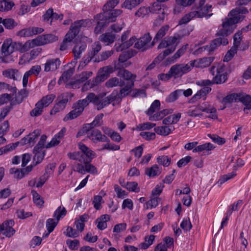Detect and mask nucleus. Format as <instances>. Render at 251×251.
I'll return each mask as SVG.
<instances>
[{
    "instance_id": "774afa93",
    "label": "nucleus",
    "mask_w": 251,
    "mask_h": 251,
    "mask_svg": "<svg viewBox=\"0 0 251 251\" xmlns=\"http://www.w3.org/2000/svg\"><path fill=\"white\" fill-rule=\"evenodd\" d=\"M160 12V14L158 15V17L153 23V25L155 26L160 25L163 23L166 17L167 14L164 9H162Z\"/></svg>"
},
{
    "instance_id": "69168bd1",
    "label": "nucleus",
    "mask_w": 251,
    "mask_h": 251,
    "mask_svg": "<svg viewBox=\"0 0 251 251\" xmlns=\"http://www.w3.org/2000/svg\"><path fill=\"white\" fill-rule=\"evenodd\" d=\"M238 93H232L230 95H228L225 97L223 101L224 103H231L234 102L238 101Z\"/></svg>"
},
{
    "instance_id": "a18cd8bd",
    "label": "nucleus",
    "mask_w": 251,
    "mask_h": 251,
    "mask_svg": "<svg viewBox=\"0 0 251 251\" xmlns=\"http://www.w3.org/2000/svg\"><path fill=\"white\" fill-rule=\"evenodd\" d=\"M72 96L73 95H72L71 94L68 93L62 94L58 97L57 102L65 107L69 99H70Z\"/></svg>"
},
{
    "instance_id": "c85d7f7f",
    "label": "nucleus",
    "mask_w": 251,
    "mask_h": 251,
    "mask_svg": "<svg viewBox=\"0 0 251 251\" xmlns=\"http://www.w3.org/2000/svg\"><path fill=\"white\" fill-rule=\"evenodd\" d=\"M39 43L37 38L32 40H29L26 41L23 45L21 44V47L19 50H21V52H25L35 46H40Z\"/></svg>"
},
{
    "instance_id": "7c9ffc66",
    "label": "nucleus",
    "mask_w": 251,
    "mask_h": 251,
    "mask_svg": "<svg viewBox=\"0 0 251 251\" xmlns=\"http://www.w3.org/2000/svg\"><path fill=\"white\" fill-rule=\"evenodd\" d=\"M180 117L181 113H180L173 114L164 119L162 123L165 125L176 124L179 120Z\"/></svg>"
},
{
    "instance_id": "bf43d9fd",
    "label": "nucleus",
    "mask_w": 251,
    "mask_h": 251,
    "mask_svg": "<svg viewBox=\"0 0 251 251\" xmlns=\"http://www.w3.org/2000/svg\"><path fill=\"white\" fill-rule=\"evenodd\" d=\"M182 92V90H176L172 92L166 98V101L167 102H172L177 99L179 95Z\"/></svg>"
},
{
    "instance_id": "f704fd0d",
    "label": "nucleus",
    "mask_w": 251,
    "mask_h": 251,
    "mask_svg": "<svg viewBox=\"0 0 251 251\" xmlns=\"http://www.w3.org/2000/svg\"><path fill=\"white\" fill-rule=\"evenodd\" d=\"M74 72L75 68L74 67H70L69 69L65 71L59 79L58 81V84L60 85L62 81L64 82H67L72 76Z\"/></svg>"
},
{
    "instance_id": "13d9d810",
    "label": "nucleus",
    "mask_w": 251,
    "mask_h": 251,
    "mask_svg": "<svg viewBox=\"0 0 251 251\" xmlns=\"http://www.w3.org/2000/svg\"><path fill=\"white\" fill-rule=\"evenodd\" d=\"M113 52L114 51L112 50L103 51L100 53V56L98 58H96L94 61L99 62L106 60L113 54Z\"/></svg>"
},
{
    "instance_id": "4be33fe9",
    "label": "nucleus",
    "mask_w": 251,
    "mask_h": 251,
    "mask_svg": "<svg viewBox=\"0 0 251 251\" xmlns=\"http://www.w3.org/2000/svg\"><path fill=\"white\" fill-rule=\"evenodd\" d=\"M117 76L123 78L126 80H129V82L133 81V84L136 78V75L132 74L130 72L127 70L119 69L117 72Z\"/></svg>"
},
{
    "instance_id": "aec40b11",
    "label": "nucleus",
    "mask_w": 251,
    "mask_h": 251,
    "mask_svg": "<svg viewBox=\"0 0 251 251\" xmlns=\"http://www.w3.org/2000/svg\"><path fill=\"white\" fill-rule=\"evenodd\" d=\"M238 101L242 102L246 106L244 108V111L247 113L246 110L251 109V96L245 93H238Z\"/></svg>"
},
{
    "instance_id": "8fccbe9b",
    "label": "nucleus",
    "mask_w": 251,
    "mask_h": 251,
    "mask_svg": "<svg viewBox=\"0 0 251 251\" xmlns=\"http://www.w3.org/2000/svg\"><path fill=\"white\" fill-rule=\"evenodd\" d=\"M96 18L98 21L97 22V25L95 28L94 31L96 34L100 33L101 29L106 26L108 24L104 19H100L99 18V14L97 15Z\"/></svg>"
},
{
    "instance_id": "58836bf2",
    "label": "nucleus",
    "mask_w": 251,
    "mask_h": 251,
    "mask_svg": "<svg viewBox=\"0 0 251 251\" xmlns=\"http://www.w3.org/2000/svg\"><path fill=\"white\" fill-rule=\"evenodd\" d=\"M160 102L159 100H156L151 104L150 107L145 111L146 114L149 116L154 113L157 110H159L160 107Z\"/></svg>"
},
{
    "instance_id": "72a5a7b5",
    "label": "nucleus",
    "mask_w": 251,
    "mask_h": 251,
    "mask_svg": "<svg viewBox=\"0 0 251 251\" xmlns=\"http://www.w3.org/2000/svg\"><path fill=\"white\" fill-rule=\"evenodd\" d=\"M188 47V44H186L183 46L181 48L177 50V51L174 54V55L169 58V61L171 63H174L179 59L182 55L184 54Z\"/></svg>"
},
{
    "instance_id": "de8ad7c7",
    "label": "nucleus",
    "mask_w": 251,
    "mask_h": 251,
    "mask_svg": "<svg viewBox=\"0 0 251 251\" xmlns=\"http://www.w3.org/2000/svg\"><path fill=\"white\" fill-rule=\"evenodd\" d=\"M242 32L239 31L236 32L233 36L234 43L233 46L232 47H235V49L236 50L239 49L240 50H244V49H241V48L240 47L241 42L242 41Z\"/></svg>"
},
{
    "instance_id": "a19ab883",
    "label": "nucleus",
    "mask_w": 251,
    "mask_h": 251,
    "mask_svg": "<svg viewBox=\"0 0 251 251\" xmlns=\"http://www.w3.org/2000/svg\"><path fill=\"white\" fill-rule=\"evenodd\" d=\"M135 39L133 38H131L129 40L126 41L124 44H121V45H118L116 44L115 45V49L117 51H122L125 49L129 48L133 45Z\"/></svg>"
},
{
    "instance_id": "9b49d317",
    "label": "nucleus",
    "mask_w": 251,
    "mask_h": 251,
    "mask_svg": "<svg viewBox=\"0 0 251 251\" xmlns=\"http://www.w3.org/2000/svg\"><path fill=\"white\" fill-rule=\"evenodd\" d=\"M70 159L78 161L81 163L85 164L87 163H90L95 157L81 153L79 151L69 152L67 154Z\"/></svg>"
},
{
    "instance_id": "4468645a",
    "label": "nucleus",
    "mask_w": 251,
    "mask_h": 251,
    "mask_svg": "<svg viewBox=\"0 0 251 251\" xmlns=\"http://www.w3.org/2000/svg\"><path fill=\"white\" fill-rule=\"evenodd\" d=\"M61 61L59 58L48 59L44 64V71L46 72L54 71L60 66Z\"/></svg>"
},
{
    "instance_id": "ea45409f",
    "label": "nucleus",
    "mask_w": 251,
    "mask_h": 251,
    "mask_svg": "<svg viewBox=\"0 0 251 251\" xmlns=\"http://www.w3.org/2000/svg\"><path fill=\"white\" fill-rule=\"evenodd\" d=\"M118 69L117 66H115V68H114L112 66L109 65L100 68V73L102 77H107L110 74L114 72L116 69L117 70Z\"/></svg>"
},
{
    "instance_id": "ddd939ff",
    "label": "nucleus",
    "mask_w": 251,
    "mask_h": 251,
    "mask_svg": "<svg viewBox=\"0 0 251 251\" xmlns=\"http://www.w3.org/2000/svg\"><path fill=\"white\" fill-rule=\"evenodd\" d=\"M41 131L39 129L35 130L29 133L26 137L21 140V145H28L32 146L36 142V139L41 135Z\"/></svg>"
},
{
    "instance_id": "e433bc0d",
    "label": "nucleus",
    "mask_w": 251,
    "mask_h": 251,
    "mask_svg": "<svg viewBox=\"0 0 251 251\" xmlns=\"http://www.w3.org/2000/svg\"><path fill=\"white\" fill-rule=\"evenodd\" d=\"M169 26L168 25H165L162 26L160 29L157 32L155 37L153 39L152 42L151 43V46H154V42L155 40H158L162 39L166 34L167 32L169 29Z\"/></svg>"
},
{
    "instance_id": "338daca9",
    "label": "nucleus",
    "mask_w": 251,
    "mask_h": 251,
    "mask_svg": "<svg viewBox=\"0 0 251 251\" xmlns=\"http://www.w3.org/2000/svg\"><path fill=\"white\" fill-rule=\"evenodd\" d=\"M32 195L33 197V200L35 204L38 206L42 207L44 201L40 197V195L35 191H32Z\"/></svg>"
},
{
    "instance_id": "6ab92c4d",
    "label": "nucleus",
    "mask_w": 251,
    "mask_h": 251,
    "mask_svg": "<svg viewBox=\"0 0 251 251\" xmlns=\"http://www.w3.org/2000/svg\"><path fill=\"white\" fill-rule=\"evenodd\" d=\"M134 85L133 81L132 82H128L126 86L120 90L119 93H118L117 91H114L113 92H117V98L116 101L120 100L122 98L127 96L131 92Z\"/></svg>"
},
{
    "instance_id": "864d4df0",
    "label": "nucleus",
    "mask_w": 251,
    "mask_h": 251,
    "mask_svg": "<svg viewBox=\"0 0 251 251\" xmlns=\"http://www.w3.org/2000/svg\"><path fill=\"white\" fill-rule=\"evenodd\" d=\"M74 39L73 37L70 35V33H67L64 39L60 45V50L61 51L66 50L68 47V43L72 42Z\"/></svg>"
},
{
    "instance_id": "3c124183",
    "label": "nucleus",
    "mask_w": 251,
    "mask_h": 251,
    "mask_svg": "<svg viewBox=\"0 0 251 251\" xmlns=\"http://www.w3.org/2000/svg\"><path fill=\"white\" fill-rule=\"evenodd\" d=\"M3 25L8 29H12L17 26L18 23L12 18H6L3 19Z\"/></svg>"
},
{
    "instance_id": "dca6fc26",
    "label": "nucleus",
    "mask_w": 251,
    "mask_h": 251,
    "mask_svg": "<svg viewBox=\"0 0 251 251\" xmlns=\"http://www.w3.org/2000/svg\"><path fill=\"white\" fill-rule=\"evenodd\" d=\"M173 112V109H165L159 112L149 115V120L151 121H156L162 120L165 116L172 114Z\"/></svg>"
},
{
    "instance_id": "423d86ee",
    "label": "nucleus",
    "mask_w": 251,
    "mask_h": 251,
    "mask_svg": "<svg viewBox=\"0 0 251 251\" xmlns=\"http://www.w3.org/2000/svg\"><path fill=\"white\" fill-rule=\"evenodd\" d=\"M195 60H192L186 64H176L174 65L170 69L169 73H171L172 75L175 78L181 77L192 69L195 66Z\"/></svg>"
},
{
    "instance_id": "cd10ccee",
    "label": "nucleus",
    "mask_w": 251,
    "mask_h": 251,
    "mask_svg": "<svg viewBox=\"0 0 251 251\" xmlns=\"http://www.w3.org/2000/svg\"><path fill=\"white\" fill-rule=\"evenodd\" d=\"M40 46L44 45L57 40L56 36L52 34H47L40 36L37 37Z\"/></svg>"
},
{
    "instance_id": "e2e57ef3",
    "label": "nucleus",
    "mask_w": 251,
    "mask_h": 251,
    "mask_svg": "<svg viewBox=\"0 0 251 251\" xmlns=\"http://www.w3.org/2000/svg\"><path fill=\"white\" fill-rule=\"evenodd\" d=\"M93 57L94 56L91 55V54L88 52V54L84 56L80 61L78 69H83L92 60Z\"/></svg>"
},
{
    "instance_id": "2eb2a0df",
    "label": "nucleus",
    "mask_w": 251,
    "mask_h": 251,
    "mask_svg": "<svg viewBox=\"0 0 251 251\" xmlns=\"http://www.w3.org/2000/svg\"><path fill=\"white\" fill-rule=\"evenodd\" d=\"M14 225V222L13 220L6 221L1 225V231L7 237H10L15 233V230L12 228Z\"/></svg>"
},
{
    "instance_id": "bb28decb",
    "label": "nucleus",
    "mask_w": 251,
    "mask_h": 251,
    "mask_svg": "<svg viewBox=\"0 0 251 251\" xmlns=\"http://www.w3.org/2000/svg\"><path fill=\"white\" fill-rule=\"evenodd\" d=\"M110 217L109 215L105 214L98 218L96 221L97 227L101 230L106 228L107 227V222L110 220Z\"/></svg>"
},
{
    "instance_id": "393cba45",
    "label": "nucleus",
    "mask_w": 251,
    "mask_h": 251,
    "mask_svg": "<svg viewBox=\"0 0 251 251\" xmlns=\"http://www.w3.org/2000/svg\"><path fill=\"white\" fill-rule=\"evenodd\" d=\"M200 109L203 112L209 113L210 115L208 117L212 119H215L217 118L216 114V109L209 104H205L204 105H201L200 106Z\"/></svg>"
},
{
    "instance_id": "f3484780",
    "label": "nucleus",
    "mask_w": 251,
    "mask_h": 251,
    "mask_svg": "<svg viewBox=\"0 0 251 251\" xmlns=\"http://www.w3.org/2000/svg\"><path fill=\"white\" fill-rule=\"evenodd\" d=\"M86 48L87 44L84 42L76 43L73 49L74 60H77L80 58L82 52L85 50Z\"/></svg>"
},
{
    "instance_id": "a878e982",
    "label": "nucleus",
    "mask_w": 251,
    "mask_h": 251,
    "mask_svg": "<svg viewBox=\"0 0 251 251\" xmlns=\"http://www.w3.org/2000/svg\"><path fill=\"white\" fill-rule=\"evenodd\" d=\"M115 39V34L109 32L101 34L99 37V40L106 45L112 44L114 42Z\"/></svg>"
},
{
    "instance_id": "0eeeda50",
    "label": "nucleus",
    "mask_w": 251,
    "mask_h": 251,
    "mask_svg": "<svg viewBox=\"0 0 251 251\" xmlns=\"http://www.w3.org/2000/svg\"><path fill=\"white\" fill-rule=\"evenodd\" d=\"M21 47V43L13 42L12 39L8 38L4 41L1 47V53L7 56Z\"/></svg>"
},
{
    "instance_id": "39448f33",
    "label": "nucleus",
    "mask_w": 251,
    "mask_h": 251,
    "mask_svg": "<svg viewBox=\"0 0 251 251\" xmlns=\"http://www.w3.org/2000/svg\"><path fill=\"white\" fill-rule=\"evenodd\" d=\"M89 97H91L90 102L93 103L97 106L98 110H100L104 107L109 105L111 102L117 100V92H112L109 96L101 99L100 95H96L93 93L88 94Z\"/></svg>"
},
{
    "instance_id": "f257e3e1",
    "label": "nucleus",
    "mask_w": 251,
    "mask_h": 251,
    "mask_svg": "<svg viewBox=\"0 0 251 251\" xmlns=\"http://www.w3.org/2000/svg\"><path fill=\"white\" fill-rule=\"evenodd\" d=\"M248 13V9L244 7H237L231 10L228 14L229 17L226 18L223 21L222 27L216 34L217 36L226 37L231 34L236 27L235 25L244 20L245 16L241 14Z\"/></svg>"
},
{
    "instance_id": "c9c22d12",
    "label": "nucleus",
    "mask_w": 251,
    "mask_h": 251,
    "mask_svg": "<svg viewBox=\"0 0 251 251\" xmlns=\"http://www.w3.org/2000/svg\"><path fill=\"white\" fill-rule=\"evenodd\" d=\"M14 5V3L10 0H0V11H9Z\"/></svg>"
},
{
    "instance_id": "6e6552de",
    "label": "nucleus",
    "mask_w": 251,
    "mask_h": 251,
    "mask_svg": "<svg viewBox=\"0 0 251 251\" xmlns=\"http://www.w3.org/2000/svg\"><path fill=\"white\" fill-rule=\"evenodd\" d=\"M90 24L91 22L89 19L76 21L71 25L67 33H70V35L75 38L79 33L81 28L86 27Z\"/></svg>"
},
{
    "instance_id": "2f4dec72",
    "label": "nucleus",
    "mask_w": 251,
    "mask_h": 251,
    "mask_svg": "<svg viewBox=\"0 0 251 251\" xmlns=\"http://www.w3.org/2000/svg\"><path fill=\"white\" fill-rule=\"evenodd\" d=\"M2 75L5 77L13 80H17V78L20 76L19 71L15 69H6L2 72Z\"/></svg>"
},
{
    "instance_id": "5701e85b",
    "label": "nucleus",
    "mask_w": 251,
    "mask_h": 251,
    "mask_svg": "<svg viewBox=\"0 0 251 251\" xmlns=\"http://www.w3.org/2000/svg\"><path fill=\"white\" fill-rule=\"evenodd\" d=\"M33 153V163L35 162V165L40 163L43 160L45 156V151L43 149H36L34 148Z\"/></svg>"
},
{
    "instance_id": "f03ea898",
    "label": "nucleus",
    "mask_w": 251,
    "mask_h": 251,
    "mask_svg": "<svg viewBox=\"0 0 251 251\" xmlns=\"http://www.w3.org/2000/svg\"><path fill=\"white\" fill-rule=\"evenodd\" d=\"M206 0H199V2L197 1L192 7L191 11L185 14L179 21L180 25L186 24L194 18H209L213 15L212 5L206 4Z\"/></svg>"
},
{
    "instance_id": "680f3d73",
    "label": "nucleus",
    "mask_w": 251,
    "mask_h": 251,
    "mask_svg": "<svg viewBox=\"0 0 251 251\" xmlns=\"http://www.w3.org/2000/svg\"><path fill=\"white\" fill-rule=\"evenodd\" d=\"M79 233H80L77 229H74L71 226H68L64 232V234L66 236L72 238L77 237L79 236Z\"/></svg>"
},
{
    "instance_id": "4c0bfd02",
    "label": "nucleus",
    "mask_w": 251,
    "mask_h": 251,
    "mask_svg": "<svg viewBox=\"0 0 251 251\" xmlns=\"http://www.w3.org/2000/svg\"><path fill=\"white\" fill-rule=\"evenodd\" d=\"M55 96L54 94L48 95L38 101V102L44 108L48 106L55 99Z\"/></svg>"
},
{
    "instance_id": "052dcab7",
    "label": "nucleus",
    "mask_w": 251,
    "mask_h": 251,
    "mask_svg": "<svg viewBox=\"0 0 251 251\" xmlns=\"http://www.w3.org/2000/svg\"><path fill=\"white\" fill-rule=\"evenodd\" d=\"M155 239V236L151 235L149 236H147L145 238V242L141 244V248L142 249H147L152 245Z\"/></svg>"
},
{
    "instance_id": "5fc2aeb1",
    "label": "nucleus",
    "mask_w": 251,
    "mask_h": 251,
    "mask_svg": "<svg viewBox=\"0 0 251 251\" xmlns=\"http://www.w3.org/2000/svg\"><path fill=\"white\" fill-rule=\"evenodd\" d=\"M44 107L40 103L37 102L35 106V108L32 110L30 114L32 117H37L42 114L43 111Z\"/></svg>"
},
{
    "instance_id": "c03bdc74",
    "label": "nucleus",
    "mask_w": 251,
    "mask_h": 251,
    "mask_svg": "<svg viewBox=\"0 0 251 251\" xmlns=\"http://www.w3.org/2000/svg\"><path fill=\"white\" fill-rule=\"evenodd\" d=\"M143 0H125L122 5V7L131 10L138 5Z\"/></svg>"
},
{
    "instance_id": "79ce46f5",
    "label": "nucleus",
    "mask_w": 251,
    "mask_h": 251,
    "mask_svg": "<svg viewBox=\"0 0 251 251\" xmlns=\"http://www.w3.org/2000/svg\"><path fill=\"white\" fill-rule=\"evenodd\" d=\"M161 172V168L157 165H153L146 171V174L150 177L158 176Z\"/></svg>"
},
{
    "instance_id": "b1692460",
    "label": "nucleus",
    "mask_w": 251,
    "mask_h": 251,
    "mask_svg": "<svg viewBox=\"0 0 251 251\" xmlns=\"http://www.w3.org/2000/svg\"><path fill=\"white\" fill-rule=\"evenodd\" d=\"M214 57H203L196 61L195 66L197 67L203 68L209 66L213 61Z\"/></svg>"
},
{
    "instance_id": "09e8293b",
    "label": "nucleus",
    "mask_w": 251,
    "mask_h": 251,
    "mask_svg": "<svg viewBox=\"0 0 251 251\" xmlns=\"http://www.w3.org/2000/svg\"><path fill=\"white\" fill-rule=\"evenodd\" d=\"M58 222V221L56 219L52 218H50L47 220L46 227L48 231V233L46 234V236H47L54 230V228L57 225Z\"/></svg>"
},
{
    "instance_id": "1a4fd4ad",
    "label": "nucleus",
    "mask_w": 251,
    "mask_h": 251,
    "mask_svg": "<svg viewBox=\"0 0 251 251\" xmlns=\"http://www.w3.org/2000/svg\"><path fill=\"white\" fill-rule=\"evenodd\" d=\"M121 9H110L103 11V13L99 14V18L100 19H104L107 23L113 22L116 21V18L122 13Z\"/></svg>"
},
{
    "instance_id": "f8f14e48",
    "label": "nucleus",
    "mask_w": 251,
    "mask_h": 251,
    "mask_svg": "<svg viewBox=\"0 0 251 251\" xmlns=\"http://www.w3.org/2000/svg\"><path fill=\"white\" fill-rule=\"evenodd\" d=\"M218 36V38L212 41L209 46H206L205 48V50L207 49L210 53L211 51H213L220 45H223L225 46L228 44V42L226 37L223 36Z\"/></svg>"
},
{
    "instance_id": "473e14b6",
    "label": "nucleus",
    "mask_w": 251,
    "mask_h": 251,
    "mask_svg": "<svg viewBox=\"0 0 251 251\" xmlns=\"http://www.w3.org/2000/svg\"><path fill=\"white\" fill-rule=\"evenodd\" d=\"M174 129V126H156L154 130L157 134L166 136Z\"/></svg>"
},
{
    "instance_id": "6e6d98bb",
    "label": "nucleus",
    "mask_w": 251,
    "mask_h": 251,
    "mask_svg": "<svg viewBox=\"0 0 251 251\" xmlns=\"http://www.w3.org/2000/svg\"><path fill=\"white\" fill-rule=\"evenodd\" d=\"M127 190L130 192L138 193L140 191V188L138 184L135 181L126 182V188Z\"/></svg>"
},
{
    "instance_id": "20e7f679",
    "label": "nucleus",
    "mask_w": 251,
    "mask_h": 251,
    "mask_svg": "<svg viewBox=\"0 0 251 251\" xmlns=\"http://www.w3.org/2000/svg\"><path fill=\"white\" fill-rule=\"evenodd\" d=\"M91 97L88 95L85 99L79 100L73 105V110H71L64 118V121H67L69 120H73L79 116L83 111L84 108L90 103V100Z\"/></svg>"
},
{
    "instance_id": "4d7b16f0",
    "label": "nucleus",
    "mask_w": 251,
    "mask_h": 251,
    "mask_svg": "<svg viewBox=\"0 0 251 251\" xmlns=\"http://www.w3.org/2000/svg\"><path fill=\"white\" fill-rule=\"evenodd\" d=\"M159 199L158 198H153L147 201L144 205L145 209H151L156 207L158 204Z\"/></svg>"
},
{
    "instance_id": "37998d69",
    "label": "nucleus",
    "mask_w": 251,
    "mask_h": 251,
    "mask_svg": "<svg viewBox=\"0 0 251 251\" xmlns=\"http://www.w3.org/2000/svg\"><path fill=\"white\" fill-rule=\"evenodd\" d=\"M103 131L104 133L109 136L112 140L117 142H119L121 140V137L118 133L108 128L104 129Z\"/></svg>"
},
{
    "instance_id": "603ef678",
    "label": "nucleus",
    "mask_w": 251,
    "mask_h": 251,
    "mask_svg": "<svg viewBox=\"0 0 251 251\" xmlns=\"http://www.w3.org/2000/svg\"><path fill=\"white\" fill-rule=\"evenodd\" d=\"M243 203V201L239 200L236 202H234L232 205H230L228 207V210L226 212V213H227V215L231 216L232 211H238L239 209V208L242 205Z\"/></svg>"
},
{
    "instance_id": "9d476101",
    "label": "nucleus",
    "mask_w": 251,
    "mask_h": 251,
    "mask_svg": "<svg viewBox=\"0 0 251 251\" xmlns=\"http://www.w3.org/2000/svg\"><path fill=\"white\" fill-rule=\"evenodd\" d=\"M151 39L150 33H147L138 40L135 43L134 47L138 49L141 50L142 51L146 50L152 47L151 45L149 44Z\"/></svg>"
},
{
    "instance_id": "7ed1b4c3",
    "label": "nucleus",
    "mask_w": 251,
    "mask_h": 251,
    "mask_svg": "<svg viewBox=\"0 0 251 251\" xmlns=\"http://www.w3.org/2000/svg\"><path fill=\"white\" fill-rule=\"evenodd\" d=\"M228 67L224 64H219L216 67L212 66L209 68L210 73L213 75V81L214 84H221L227 79Z\"/></svg>"
},
{
    "instance_id": "412c9836",
    "label": "nucleus",
    "mask_w": 251,
    "mask_h": 251,
    "mask_svg": "<svg viewBox=\"0 0 251 251\" xmlns=\"http://www.w3.org/2000/svg\"><path fill=\"white\" fill-rule=\"evenodd\" d=\"M88 134L89 137L94 142H105L108 141V138L104 135H102L100 131L97 129H93Z\"/></svg>"
},
{
    "instance_id": "a211bd4d",
    "label": "nucleus",
    "mask_w": 251,
    "mask_h": 251,
    "mask_svg": "<svg viewBox=\"0 0 251 251\" xmlns=\"http://www.w3.org/2000/svg\"><path fill=\"white\" fill-rule=\"evenodd\" d=\"M66 128L63 127L58 133L56 134L51 140L46 145V148L49 149L58 145L64 136Z\"/></svg>"
},
{
    "instance_id": "49530a36",
    "label": "nucleus",
    "mask_w": 251,
    "mask_h": 251,
    "mask_svg": "<svg viewBox=\"0 0 251 251\" xmlns=\"http://www.w3.org/2000/svg\"><path fill=\"white\" fill-rule=\"evenodd\" d=\"M78 149L80 150L81 151H79L81 153H84L85 154H88L90 156H92L95 157V153L92 151L90 149L87 147L85 145L81 142H79L78 143Z\"/></svg>"
},
{
    "instance_id": "c756f323",
    "label": "nucleus",
    "mask_w": 251,
    "mask_h": 251,
    "mask_svg": "<svg viewBox=\"0 0 251 251\" xmlns=\"http://www.w3.org/2000/svg\"><path fill=\"white\" fill-rule=\"evenodd\" d=\"M124 85L125 82L116 77H112L105 82V86L107 88H112L116 86L122 87Z\"/></svg>"
},
{
    "instance_id": "0e129e2a",
    "label": "nucleus",
    "mask_w": 251,
    "mask_h": 251,
    "mask_svg": "<svg viewBox=\"0 0 251 251\" xmlns=\"http://www.w3.org/2000/svg\"><path fill=\"white\" fill-rule=\"evenodd\" d=\"M66 210L64 207H61V206H59L54 211L53 214V217L58 221L62 216L66 215Z\"/></svg>"
}]
</instances>
